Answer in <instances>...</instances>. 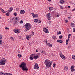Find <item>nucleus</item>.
<instances>
[{
    "label": "nucleus",
    "instance_id": "f257e3e1",
    "mask_svg": "<svg viewBox=\"0 0 75 75\" xmlns=\"http://www.w3.org/2000/svg\"><path fill=\"white\" fill-rule=\"evenodd\" d=\"M19 67L22 68L21 69H22L23 71H28V68L26 66V64L24 62L22 63L21 65H20Z\"/></svg>",
    "mask_w": 75,
    "mask_h": 75
},
{
    "label": "nucleus",
    "instance_id": "f03ea898",
    "mask_svg": "<svg viewBox=\"0 0 75 75\" xmlns=\"http://www.w3.org/2000/svg\"><path fill=\"white\" fill-rule=\"evenodd\" d=\"M52 62V61H49L48 60H45V62H44V64L45 65L47 68H49V67H51V64Z\"/></svg>",
    "mask_w": 75,
    "mask_h": 75
},
{
    "label": "nucleus",
    "instance_id": "7ed1b4c3",
    "mask_svg": "<svg viewBox=\"0 0 75 75\" xmlns=\"http://www.w3.org/2000/svg\"><path fill=\"white\" fill-rule=\"evenodd\" d=\"M25 26L26 30H29L30 29L32 26L31 25L28 23H26Z\"/></svg>",
    "mask_w": 75,
    "mask_h": 75
},
{
    "label": "nucleus",
    "instance_id": "20e7f679",
    "mask_svg": "<svg viewBox=\"0 0 75 75\" xmlns=\"http://www.w3.org/2000/svg\"><path fill=\"white\" fill-rule=\"evenodd\" d=\"M7 62L6 59L4 58L1 59L0 60V65H5V62Z\"/></svg>",
    "mask_w": 75,
    "mask_h": 75
},
{
    "label": "nucleus",
    "instance_id": "39448f33",
    "mask_svg": "<svg viewBox=\"0 0 75 75\" xmlns=\"http://www.w3.org/2000/svg\"><path fill=\"white\" fill-rule=\"evenodd\" d=\"M18 18H20L19 17H16V21L13 23L14 25H17L19 23V19H18Z\"/></svg>",
    "mask_w": 75,
    "mask_h": 75
},
{
    "label": "nucleus",
    "instance_id": "423d86ee",
    "mask_svg": "<svg viewBox=\"0 0 75 75\" xmlns=\"http://www.w3.org/2000/svg\"><path fill=\"white\" fill-rule=\"evenodd\" d=\"M35 55V54H31L30 56V60H33V58L34 59Z\"/></svg>",
    "mask_w": 75,
    "mask_h": 75
},
{
    "label": "nucleus",
    "instance_id": "0eeeda50",
    "mask_svg": "<svg viewBox=\"0 0 75 75\" xmlns=\"http://www.w3.org/2000/svg\"><path fill=\"white\" fill-rule=\"evenodd\" d=\"M13 31L14 32V33H17V34L19 33H20V30L19 29H14Z\"/></svg>",
    "mask_w": 75,
    "mask_h": 75
},
{
    "label": "nucleus",
    "instance_id": "6e6552de",
    "mask_svg": "<svg viewBox=\"0 0 75 75\" xmlns=\"http://www.w3.org/2000/svg\"><path fill=\"white\" fill-rule=\"evenodd\" d=\"M46 16L47 17L48 20H50L51 19V15L50 13H48L46 15Z\"/></svg>",
    "mask_w": 75,
    "mask_h": 75
},
{
    "label": "nucleus",
    "instance_id": "1a4fd4ad",
    "mask_svg": "<svg viewBox=\"0 0 75 75\" xmlns=\"http://www.w3.org/2000/svg\"><path fill=\"white\" fill-rule=\"evenodd\" d=\"M43 30L44 32H45L46 33H49V31H48V29L45 28H43Z\"/></svg>",
    "mask_w": 75,
    "mask_h": 75
},
{
    "label": "nucleus",
    "instance_id": "9d476101",
    "mask_svg": "<svg viewBox=\"0 0 75 75\" xmlns=\"http://www.w3.org/2000/svg\"><path fill=\"white\" fill-rule=\"evenodd\" d=\"M38 64L35 63V65L34 66V68L35 69H38L39 67L38 66Z\"/></svg>",
    "mask_w": 75,
    "mask_h": 75
},
{
    "label": "nucleus",
    "instance_id": "9b49d317",
    "mask_svg": "<svg viewBox=\"0 0 75 75\" xmlns=\"http://www.w3.org/2000/svg\"><path fill=\"white\" fill-rule=\"evenodd\" d=\"M31 14L32 15V16H33V18L34 17H38V15L37 14H35L32 13H31Z\"/></svg>",
    "mask_w": 75,
    "mask_h": 75
},
{
    "label": "nucleus",
    "instance_id": "f8f14e48",
    "mask_svg": "<svg viewBox=\"0 0 75 75\" xmlns=\"http://www.w3.org/2000/svg\"><path fill=\"white\" fill-rule=\"evenodd\" d=\"M71 72H74V71H75V69H74V67L73 66H71Z\"/></svg>",
    "mask_w": 75,
    "mask_h": 75
},
{
    "label": "nucleus",
    "instance_id": "ddd939ff",
    "mask_svg": "<svg viewBox=\"0 0 75 75\" xmlns=\"http://www.w3.org/2000/svg\"><path fill=\"white\" fill-rule=\"evenodd\" d=\"M20 13L21 14H24L25 13V11L24 10H22L20 11Z\"/></svg>",
    "mask_w": 75,
    "mask_h": 75
},
{
    "label": "nucleus",
    "instance_id": "4468645a",
    "mask_svg": "<svg viewBox=\"0 0 75 75\" xmlns=\"http://www.w3.org/2000/svg\"><path fill=\"white\" fill-rule=\"evenodd\" d=\"M0 10L2 12V13H6L7 11H4L3 9H2L1 8H0Z\"/></svg>",
    "mask_w": 75,
    "mask_h": 75
},
{
    "label": "nucleus",
    "instance_id": "2eb2a0df",
    "mask_svg": "<svg viewBox=\"0 0 75 75\" xmlns=\"http://www.w3.org/2000/svg\"><path fill=\"white\" fill-rule=\"evenodd\" d=\"M39 58V56L38 55L35 56V58H34V59H37V58Z\"/></svg>",
    "mask_w": 75,
    "mask_h": 75
},
{
    "label": "nucleus",
    "instance_id": "dca6fc26",
    "mask_svg": "<svg viewBox=\"0 0 75 75\" xmlns=\"http://www.w3.org/2000/svg\"><path fill=\"white\" fill-rule=\"evenodd\" d=\"M47 45L49 47H52V44H50V43H48Z\"/></svg>",
    "mask_w": 75,
    "mask_h": 75
},
{
    "label": "nucleus",
    "instance_id": "f3484780",
    "mask_svg": "<svg viewBox=\"0 0 75 75\" xmlns=\"http://www.w3.org/2000/svg\"><path fill=\"white\" fill-rule=\"evenodd\" d=\"M13 10V9H12V8L11 7L8 10V11H9V13H11V11Z\"/></svg>",
    "mask_w": 75,
    "mask_h": 75
},
{
    "label": "nucleus",
    "instance_id": "a211bd4d",
    "mask_svg": "<svg viewBox=\"0 0 75 75\" xmlns=\"http://www.w3.org/2000/svg\"><path fill=\"white\" fill-rule=\"evenodd\" d=\"M68 67H67V66L64 67V70H65V71H68Z\"/></svg>",
    "mask_w": 75,
    "mask_h": 75
},
{
    "label": "nucleus",
    "instance_id": "6ab92c4d",
    "mask_svg": "<svg viewBox=\"0 0 75 75\" xmlns=\"http://www.w3.org/2000/svg\"><path fill=\"white\" fill-rule=\"evenodd\" d=\"M64 1L63 0H61L60 1V3L61 4H64Z\"/></svg>",
    "mask_w": 75,
    "mask_h": 75
},
{
    "label": "nucleus",
    "instance_id": "aec40b11",
    "mask_svg": "<svg viewBox=\"0 0 75 75\" xmlns=\"http://www.w3.org/2000/svg\"><path fill=\"white\" fill-rule=\"evenodd\" d=\"M22 56H23V55H22V54H18V58H21V57H22Z\"/></svg>",
    "mask_w": 75,
    "mask_h": 75
},
{
    "label": "nucleus",
    "instance_id": "412c9836",
    "mask_svg": "<svg viewBox=\"0 0 75 75\" xmlns=\"http://www.w3.org/2000/svg\"><path fill=\"white\" fill-rule=\"evenodd\" d=\"M34 22H35V23H38V20L37 19H34Z\"/></svg>",
    "mask_w": 75,
    "mask_h": 75
},
{
    "label": "nucleus",
    "instance_id": "4be33fe9",
    "mask_svg": "<svg viewBox=\"0 0 75 75\" xmlns=\"http://www.w3.org/2000/svg\"><path fill=\"white\" fill-rule=\"evenodd\" d=\"M52 38L53 40H56L57 39V37L55 36H52Z\"/></svg>",
    "mask_w": 75,
    "mask_h": 75
},
{
    "label": "nucleus",
    "instance_id": "5701e85b",
    "mask_svg": "<svg viewBox=\"0 0 75 75\" xmlns=\"http://www.w3.org/2000/svg\"><path fill=\"white\" fill-rule=\"evenodd\" d=\"M57 42H59L60 43H62L63 42V41H62V40H57Z\"/></svg>",
    "mask_w": 75,
    "mask_h": 75
},
{
    "label": "nucleus",
    "instance_id": "b1692460",
    "mask_svg": "<svg viewBox=\"0 0 75 75\" xmlns=\"http://www.w3.org/2000/svg\"><path fill=\"white\" fill-rule=\"evenodd\" d=\"M26 37L27 39L28 40H29V39H30V38L28 36V35H26Z\"/></svg>",
    "mask_w": 75,
    "mask_h": 75
},
{
    "label": "nucleus",
    "instance_id": "393cba45",
    "mask_svg": "<svg viewBox=\"0 0 75 75\" xmlns=\"http://www.w3.org/2000/svg\"><path fill=\"white\" fill-rule=\"evenodd\" d=\"M59 54L60 55V57H62H62H64V55L63 54H62V52H60L59 53Z\"/></svg>",
    "mask_w": 75,
    "mask_h": 75
},
{
    "label": "nucleus",
    "instance_id": "a878e982",
    "mask_svg": "<svg viewBox=\"0 0 75 75\" xmlns=\"http://www.w3.org/2000/svg\"><path fill=\"white\" fill-rule=\"evenodd\" d=\"M60 57H61L63 59H65V57L64 55V56H62Z\"/></svg>",
    "mask_w": 75,
    "mask_h": 75
},
{
    "label": "nucleus",
    "instance_id": "bb28decb",
    "mask_svg": "<svg viewBox=\"0 0 75 75\" xmlns=\"http://www.w3.org/2000/svg\"><path fill=\"white\" fill-rule=\"evenodd\" d=\"M4 75H12V74H10V73H5V74H4Z\"/></svg>",
    "mask_w": 75,
    "mask_h": 75
},
{
    "label": "nucleus",
    "instance_id": "cd10ccee",
    "mask_svg": "<svg viewBox=\"0 0 75 75\" xmlns=\"http://www.w3.org/2000/svg\"><path fill=\"white\" fill-rule=\"evenodd\" d=\"M71 34H70L68 35V39H69L70 38V37H71Z\"/></svg>",
    "mask_w": 75,
    "mask_h": 75
},
{
    "label": "nucleus",
    "instance_id": "c85d7f7f",
    "mask_svg": "<svg viewBox=\"0 0 75 75\" xmlns=\"http://www.w3.org/2000/svg\"><path fill=\"white\" fill-rule=\"evenodd\" d=\"M72 58L73 59H75V56L74 55H72Z\"/></svg>",
    "mask_w": 75,
    "mask_h": 75
},
{
    "label": "nucleus",
    "instance_id": "c756f323",
    "mask_svg": "<svg viewBox=\"0 0 75 75\" xmlns=\"http://www.w3.org/2000/svg\"><path fill=\"white\" fill-rule=\"evenodd\" d=\"M53 9V7H50L49 8V10L50 11L52 10Z\"/></svg>",
    "mask_w": 75,
    "mask_h": 75
},
{
    "label": "nucleus",
    "instance_id": "7c9ffc66",
    "mask_svg": "<svg viewBox=\"0 0 75 75\" xmlns=\"http://www.w3.org/2000/svg\"><path fill=\"white\" fill-rule=\"evenodd\" d=\"M59 37L60 39H61L62 38V37H63V36H62V35H60Z\"/></svg>",
    "mask_w": 75,
    "mask_h": 75
},
{
    "label": "nucleus",
    "instance_id": "2f4dec72",
    "mask_svg": "<svg viewBox=\"0 0 75 75\" xmlns=\"http://www.w3.org/2000/svg\"><path fill=\"white\" fill-rule=\"evenodd\" d=\"M2 43H3V42H2V40H0V45H1L2 44Z\"/></svg>",
    "mask_w": 75,
    "mask_h": 75
},
{
    "label": "nucleus",
    "instance_id": "473e14b6",
    "mask_svg": "<svg viewBox=\"0 0 75 75\" xmlns=\"http://www.w3.org/2000/svg\"><path fill=\"white\" fill-rule=\"evenodd\" d=\"M53 67H54V68H55V65H56V64L54 63L53 64Z\"/></svg>",
    "mask_w": 75,
    "mask_h": 75
},
{
    "label": "nucleus",
    "instance_id": "72a5a7b5",
    "mask_svg": "<svg viewBox=\"0 0 75 75\" xmlns=\"http://www.w3.org/2000/svg\"><path fill=\"white\" fill-rule=\"evenodd\" d=\"M59 15L57 13L56 16V17H59Z\"/></svg>",
    "mask_w": 75,
    "mask_h": 75
},
{
    "label": "nucleus",
    "instance_id": "f704fd0d",
    "mask_svg": "<svg viewBox=\"0 0 75 75\" xmlns=\"http://www.w3.org/2000/svg\"><path fill=\"white\" fill-rule=\"evenodd\" d=\"M20 24H23V21H20Z\"/></svg>",
    "mask_w": 75,
    "mask_h": 75
},
{
    "label": "nucleus",
    "instance_id": "c9c22d12",
    "mask_svg": "<svg viewBox=\"0 0 75 75\" xmlns=\"http://www.w3.org/2000/svg\"><path fill=\"white\" fill-rule=\"evenodd\" d=\"M2 35L1 34H0V40L1 39H2Z\"/></svg>",
    "mask_w": 75,
    "mask_h": 75
},
{
    "label": "nucleus",
    "instance_id": "e433bc0d",
    "mask_svg": "<svg viewBox=\"0 0 75 75\" xmlns=\"http://www.w3.org/2000/svg\"><path fill=\"white\" fill-rule=\"evenodd\" d=\"M34 32H32V33H31V35H32V36H33L34 35Z\"/></svg>",
    "mask_w": 75,
    "mask_h": 75
},
{
    "label": "nucleus",
    "instance_id": "4c0bfd02",
    "mask_svg": "<svg viewBox=\"0 0 75 75\" xmlns=\"http://www.w3.org/2000/svg\"><path fill=\"white\" fill-rule=\"evenodd\" d=\"M6 15L7 16H9V13H6Z\"/></svg>",
    "mask_w": 75,
    "mask_h": 75
},
{
    "label": "nucleus",
    "instance_id": "58836bf2",
    "mask_svg": "<svg viewBox=\"0 0 75 75\" xmlns=\"http://www.w3.org/2000/svg\"><path fill=\"white\" fill-rule=\"evenodd\" d=\"M13 15L15 16H17V13L15 12L13 13Z\"/></svg>",
    "mask_w": 75,
    "mask_h": 75
},
{
    "label": "nucleus",
    "instance_id": "ea45409f",
    "mask_svg": "<svg viewBox=\"0 0 75 75\" xmlns=\"http://www.w3.org/2000/svg\"><path fill=\"white\" fill-rule=\"evenodd\" d=\"M51 22H52V21H50L49 22H48L49 23V24L50 25V24H51Z\"/></svg>",
    "mask_w": 75,
    "mask_h": 75
},
{
    "label": "nucleus",
    "instance_id": "a19ab883",
    "mask_svg": "<svg viewBox=\"0 0 75 75\" xmlns=\"http://www.w3.org/2000/svg\"><path fill=\"white\" fill-rule=\"evenodd\" d=\"M61 34V32L59 31L58 33V34Z\"/></svg>",
    "mask_w": 75,
    "mask_h": 75
},
{
    "label": "nucleus",
    "instance_id": "79ce46f5",
    "mask_svg": "<svg viewBox=\"0 0 75 75\" xmlns=\"http://www.w3.org/2000/svg\"><path fill=\"white\" fill-rule=\"evenodd\" d=\"M60 8L61 9H63V8H64V7H63V6H60Z\"/></svg>",
    "mask_w": 75,
    "mask_h": 75
},
{
    "label": "nucleus",
    "instance_id": "37998d69",
    "mask_svg": "<svg viewBox=\"0 0 75 75\" xmlns=\"http://www.w3.org/2000/svg\"><path fill=\"white\" fill-rule=\"evenodd\" d=\"M16 11H18V10H19V8H16Z\"/></svg>",
    "mask_w": 75,
    "mask_h": 75
},
{
    "label": "nucleus",
    "instance_id": "c03bdc74",
    "mask_svg": "<svg viewBox=\"0 0 75 75\" xmlns=\"http://www.w3.org/2000/svg\"><path fill=\"white\" fill-rule=\"evenodd\" d=\"M28 35V36L30 38H31V36H31V35Z\"/></svg>",
    "mask_w": 75,
    "mask_h": 75
},
{
    "label": "nucleus",
    "instance_id": "a18cd8bd",
    "mask_svg": "<svg viewBox=\"0 0 75 75\" xmlns=\"http://www.w3.org/2000/svg\"><path fill=\"white\" fill-rule=\"evenodd\" d=\"M5 29H6V30H9V28L6 27L5 28Z\"/></svg>",
    "mask_w": 75,
    "mask_h": 75
},
{
    "label": "nucleus",
    "instance_id": "49530a36",
    "mask_svg": "<svg viewBox=\"0 0 75 75\" xmlns=\"http://www.w3.org/2000/svg\"><path fill=\"white\" fill-rule=\"evenodd\" d=\"M71 4H73V6H75V3H73L72 2H71Z\"/></svg>",
    "mask_w": 75,
    "mask_h": 75
},
{
    "label": "nucleus",
    "instance_id": "de8ad7c7",
    "mask_svg": "<svg viewBox=\"0 0 75 75\" xmlns=\"http://www.w3.org/2000/svg\"><path fill=\"white\" fill-rule=\"evenodd\" d=\"M44 41L45 42H46V44H47V40H44Z\"/></svg>",
    "mask_w": 75,
    "mask_h": 75
},
{
    "label": "nucleus",
    "instance_id": "09e8293b",
    "mask_svg": "<svg viewBox=\"0 0 75 75\" xmlns=\"http://www.w3.org/2000/svg\"><path fill=\"white\" fill-rule=\"evenodd\" d=\"M38 23H41V21H38Z\"/></svg>",
    "mask_w": 75,
    "mask_h": 75
},
{
    "label": "nucleus",
    "instance_id": "8fccbe9b",
    "mask_svg": "<svg viewBox=\"0 0 75 75\" xmlns=\"http://www.w3.org/2000/svg\"><path fill=\"white\" fill-rule=\"evenodd\" d=\"M73 32H75V28H74L73 29Z\"/></svg>",
    "mask_w": 75,
    "mask_h": 75
},
{
    "label": "nucleus",
    "instance_id": "3c124183",
    "mask_svg": "<svg viewBox=\"0 0 75 75\" xmlns=\"http://www.w3.org/2000/svg\"><path fill=\"white\" fill-rule=\"evenodd\" d=\"M23 38V37H21V36L19 37V38L20 39H21V38Z\"/></svg>",
    "mask_w": 75,
    "mask_h": 75
},
{
    "label": "nucleus",
    "instance_id": "603ef678",
    "mask_svg": "<svg viewBox=\"0 0 75 75\" xmlns=\"http://www.w3.org/2000/svg\"><path fill=\"white\" fill-rule=\"evenodd\" d=\"M74 23H71V25H74Z\"/></svg>",
    "mask_w": 75,
    "mask_h": 75
},
{
    "label": "nucleus",
    "instance_id": "864d4df0",
    "mask_svg": "<svg viewBox=\"0 0 75 75\" xmlns=\"http://www.w3.org/2000/svg\"><path fill=\"white\" fill-rule=\"evenodd\" d=\"M65 22L66 23H68V20H66L65 21Z\"/></svg>",
    "mask_w": 75,
    "mask_h": 75
},
{
    "label": "nucleus",
    "instance_id": "5fc2aeb1",
    "mask_svg": "<svg viewBox=\"0 0 75 75\" xmlns=\"http://www.w3.org/2000/svg\"><path fill=\"white\" fill-rule=\"evenodd\" d=\"M66 42H68V39H67L66 41Z\"/></svg>",
    "mask_w": 75,
    "mask_h": 75
},
{
    "label": "nucleus",
    "instance_id": "6e6d98bb",
    "mask_svg": "<svg viewBox=\"0 0 75 75\" xmlns=\"http://www.w3.org/2000/svg\"><path fill=\"white\" fill-rule=\"evenodd\" d=\"M71 48V46H69L68 47V48Z\"/></svg>",
    "mask_w": 75,
    "mask_h": 75
},
{
    "label": "nucleus",
    "instance_id": "4d7b16f0",
    "mask_svg": "<svg viewBox=\"0 0 75 75\" xmlns=\"http://www.w3.org/2000/svg\"><path fill=\"white\" fill-rule=\"evenodd\" d=\"M75 8H74V9H73V10H72V11H75Z\"/></svg>",
    "mask_w": 75,
    "mask_h": 75
},
{
    "label": "nucleus",
    "instance_id": "13d9d810",
    "mask_svg": "<svg viewBox=\"0 0 75 75\" xmlns=\"http://www.w3.org/2000/svg\"><path fill=\"white\" fill-rule=\"evenodd\" d=\"M45 55V52H44L43 54V55Z\"/></svg>",
    "mask_w": 75,
    "mask_h": 75
},
{
    "label": "nucleus",
    "instance_id": "bf43d9fd",
    "mask_svg": "<svg viewBox=\"0 0 75 75\" xmlns=\"http://www.w3.org/2000/svg\"><path fill=\"white\" fill-rule=\"evenodd\" d=\"M67 8H70V6H69L68 7H67Z\"/></svg>",
    "mask_w": 75,
    "mask_h": 75
},
{
    "label": "nucleus",
    "instance_id": "052dcab7",
    "mask_svg": "<svg viewBox=\"0 0 75 75\" xmlns=\"http://www.w3.org/2000/svg\"><path fill=\"white\" fill-rule=\"evenodd\" d=\"M68 18L69 20H70V19H71V17H68Z\"/></svg>",
    "mask_w": 75,
    "mask_h": 75
},
{
    "label": "nucleus",
    "instance_id": "680f3d73",
    "mask_svg": "<svg viewBox=\"0 0 75 75\" xmlns=\"http://www.w3.org/2000/svg\"><path fill=\"white\" fill-rule=\"evenodd\" d=\"M11 40H13V38H11Z\"/></svg>",
    "mask_w": 75,
    "mask_h": 75
},
{
    "label": "nucleus",
    "instance_id": "e2e57ef3",
    "mask_svg": "<svg viewBox=\"0 0 75 75\" xmlns=\"http://www.w3.org/2000/svg\"><path fill=\"white\" fill-rule=\"evenodd\" d=\"M2 75H4V74H6V73H4L2 72Z\"/></svg>",
    "mask_w": 75,
    "mask_h": 75
},
{
    "label": "nucleus",
    "instance_id": "0e129e2a",
    "mask_svg": "<svg viewBox=\"0 0 75 75\" xmlns=\"http://www.w3.org/2000/svg\"><path fill=\"white\" fill-rule=\"evenodd\" d=\"M64 11H65V13H67V10H65Z\"/></svg>",
    "mask_w": 75,
    "mask_h": 75
},
{
    "label": "nucleus",
    "instance_id": "69168bd1",
    "mask_svg": "<svg viewBox=\"0 0 75 75\" xmlns=\"http://www.w3.org/2000/svg\"><path fill=\"white\" fill-rule=\"evenodd\" d=\"M38 51V50H36V52H38V51Z\"/></svg>",
    "mask_w": 75,
    "mask_h": 75
},
{
    "label": "nucleus",
    "instance_id": "338daca9",
    "mask_svg": "<svg viewBox=\"0 0 75 75\" xmlns=\"http://www.w3.org/2000/svg\"><path fill=\"white\" fill-rule=\"evenodd\" d=\"M2 4V3L0 2V5H1Z\"/></svg>",
    "mask_w": 75,
    "mask_h": 75
},
{
    "label": "nucleus",
    "instance_id": "774afa93",
    "mask_svg": "<svg viewBox=\"0 0 75 75\" xmlns=\"http://www.w3.org/2000/svg\"><path fill=\"white\" fill-rule=\"evenodd\" d=\"M0 74H1V75H3V74H2V72H1V73H0Z\"/></svg>",
    "mask_w": 75,
    "mask_h": 75
}]
</instances>
